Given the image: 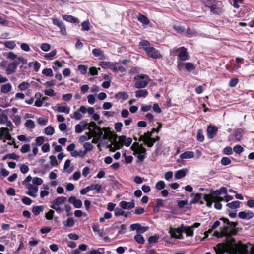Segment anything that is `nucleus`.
<instances>
[{
	"label": "nucleus",
	"mask_w": 254,
	"mask_h": 254,
	"mask_svg": "<svg viewBox=\"0 0 254 254\" xmlns=\"http://www.w3.org/2000/svg\"><path fill=\"white\" fill-rule=\"evenodd\" d=\"M223 222V226L221 227V231H215L213 235L217 237L225 236L227 238L236 235L238 232V229L236 228L238 223L230 222L228 219L222 217L220 219Z\"/></svg>",
	"instance_id": "nucleus-1"
},
{
	"label": "nucleus",
	"mask_w": 254,
	"mask_h": 254,
	"mask_svg": "<svg viewBox=\"0 0 254 254\" xmlns=\"http://www.w3.org/2000/svg\"><path fill=\"white\" fill-rule=\"evenodd\" d=\"M183 232H185L188 236H192L193 235V230L190 227L181 226L177 228L171 227L169 230V233L171 237L175 239H182V233Z\"/></svg>",
	"instance_id": "nucleus-2"
},
{
	"label": "nucleus",
	"mask_w": 254,
	"mask_h": 254,
	"mask_svg": "<svg viewBox=\"0 0 254 254\" xmlns=\"http://www.w3.org/2000/svg\"><path fill=\"white\" fill-rule=\"evenodd\" d=\"M234 254H254V245L237 244L232 248Z\"/></svg>",
	"instance_id": "nucleus-3"
},
{
	"label": "nucleus",
	"mask_w": 254,
	"mask_h": 254,
	"mask_svg": "<svg viewBox=\"0 0 254 254\" xmlns=\"http://www.w3.org/2000/svg\"><path fill=\"white\" fill-rule=\"evenodd\" d=\"M114 145L115 149L112 150V151H115L116 149H120L121 147L125 145L126 146H129L132 142L131 138H127L125 135H121L119 137L117 135H115L113 139Z\"/></svg>",
	"instance_id": "nucleus-4"
},
{
	"label": "nucleus",
	"mask_w": 254,
	"mask_h": 254,
	"mask_svg": "<svg viewBox=\"0 0 254 254\" xmlns=\"http://www.w3.org/2000/svg\"><path fill=\"white\" fill-rule=\"evenodd\" d=\"M134 79L136 80L134 86L138 89L145 88L150 80L149 76L145 74L137 75Z\"/></svg>",
	"instance_id": "nucleus-5"
},
{
	"label": "nucleus",
	"mask_w": 254,
	"mask_h": 254,
	"mask_svg": "<svg viewBox=\"0 0 254 254\" xmlns=\"http://www.w3.org/2000/svg\"><path fill=\"white\" fill-rule=\"evenodd\" d=\"M144 50L147 55L153 59H159L163 57L160 52L153 47L148 46L144 47Z\"/></svg>",
	"instance_id": "nucleus-6"
},
{
	"label": "nucleus",
	"mask_w": 254,
	"mask_h": 254,
	"mask_svg": "<svg viewBox=\"0 0 254 254\" xmlns=\"http://www.w3.org/2000/svg\"><path fill=\"white\" fill-rule=\"evenodd\" d=\"M10 130L8 128L1 127L0 128V140L4 139L3 140V142H6V140L12 142L13 139L10 134Z\"/></svg>",
	"instance_id": "nucleus-7"
},
{
	"label": "nucleus",
	"mask_w": 254,
	"mask_h": 254,
	"mask_svg": "<svg viewBox=\"0 0 254 254\" xmlns=\"http://www.w3.org/2000/svg\"><path fill=\"white\" fill-rule=\"evenodd\" d=\"M175 52L179 51L178 57L182 61H186L189 59V56L187 49L184 47H182L175 50Z\"/></svg>",
	"instance_id": "nucleus-8"
},
{
	"label": "nucleus",
	"mask_w": 254,
	"mask_h": 254,
	"mask_svg": "<svg viewBox=\"0 0 254 254\" xmlns=\"http://www.w3.org/2000/svg\"><path fill=\"white\" fill-rule=\"evenodd\" d=\"M92 134L94 135V137L98 138H103L104 139H107V136L103 134V130L100 127L96 128V129L94 130ZM105 134H112L111 132H106Z\"/></svg>",
	"instance_id": "nucleus-9"
},
{
	"label": "nucleus",
	"mask_w": 254,
	"mask_h": 254,
	"mask_svg": "<svg viewBox=\"0 0 254 254\" xmlns=\"http://www.w3.org/2000/svg\"><path fill=\"white\" fill-rule=\"evenodd\" d=\"M20 63L15 61L9 64L6 69V73L7 75H11L16 72L17 66Z\"/></svg>",
	"instance_id": "nucleus-10"
},
{
	"label": "nucleus",
	"mask_w": 254,
	"mask_h": 254,
	"mask_svg": "<svg viewBox=\"0 0 254 254\" xmlns=\"http://www.w3.org/2000/svg\"><path fill=\"white\" fill-rule=\"evenodd\" d=\"M240 218L245 220H250L254 217V213L249 210L240 212L238 214Z\"/></svg>",
	"instance_id": "nucleus-11"
},
{
	"label": "nucleus",
	"mask_w": 254,
	"mask_h": 254,
	"mask_svg": "<svg viewBox=\"0 0 254 254\" xmlns=\"http://www.w3.org/2000/svg\"><path fill=\"white\" fill-rule=\"evenodd\" d=\"M87 126H88V124L87 121L83 120L80 122V124L75 126V131L77 133H80L85 129Z\"/></svg>",
	"instance_id": "nucleus-12"
},
{
	"label": "nucleus",
	"mask_w": 254,
	"mask_h": 254,
	"mask_svg": "<svg viewBox=\"0 0 254 254\" xmlns=\"http://www.w3.org/2000/svg\"><path fill=\"white\" fill-rule=\"evenodd\" d=\"M119 205L124 209L130 210L134 207L135 204L133 200L130 202L122 201L120 202Z\"/></svg>",
	"instance_id": "nucleus-13"
},
{
	"label": "nucleus",
	"mask_w": 254,
	"mask_h": 254,
	"mask_svg": "<svg viewBox=\"0 0 254 254\" xmlns=\"http://www.w3.org/2000/svg\"><path fill=\"white\" fill-rule=\"evenodd\" d=\"M68 201L69 203L72 204L75 208H80L82 206L81 200L77 199L75 196H70L69 197Z\"/></svg>",
	"instance_id": "nucleus-14"
},
{
	"label": "nucleus",
	"mask_w": 254,
	"mask_h": 254,
	"mask_svg": "<svg viewBox=\"0 0 254 254\" xmlns=\"http://www.w3.org/2000/svg\"><path fill=\"white\" fill-rule=\"evenodd\" d=\"M218 128L216 126H210L207 128V137L209 139H212L216 135Z\"/></svg>",
	"instance_id": "nucleus-15"
},
{
	"label": "nucleus",
	"mask_w": 254,
	"mask_h": 254,
	"mask_svg": "<svg viewBox=\"0 0 254 254\" xmlns=\"http://www.w3.org/2000/svg\"><path fill=\"white\" fill-rule=\"evenodd\" d=\"M53 23L55 25H56L60 29V31L63 34L66 33V29L64 23L60 21L58 19L54 18L53 19Z\"/></svg>",
	"instance_id": "nucleus-16"
},
{
	"label": "nucleus",
	"mask_w": 254,
	"mask_h": 254,
	"mask_svg": "<svg viewBox=\"0 0 254 254\" xmlns=\"http://www.w3.org/2000/svg\"><path fill=\"white\" fill-rule=\"evenodd\" d=\"M115 63L113 62H108L106 61H101L99 63V65L103 68H109L113 71L115 65Z\"/></svg>",
	"instance_id": "nucleus-17"
},
{
	"label": "nucleus",
	"mask_w": 254,
	"mask_h": 254,
	"mask_svg": "<svg viewBox=\"0 0 254 254\" xmlns=\"http://www.w3.org/2000/svg\"><path fill=\"white\" fill-rule=\"evenodd\" d=\"M92 54L96 57H99L101 60L105 59L106 57L103 51L99 48H95L92 50Z\"/></svg>",
	"instance_id": "nucleus-18"
},
{
	"label": "nucleus",
	"mask_w": 254,
	"mask_h": 254,
	"mask_svg": "<svg viewBox=\"0 0 254 254\" xmlns=\"http://www.w3.org/2000/svg\"><path fill=\"white\" fill-rule=\"evenodd\" d=\"M227 193V188L225 187H221L219 190H211L210 194L212 195H220L222 194H226Z\"/></svg>",
	"instance_id": "nucleus-19"
},
{
	"label": "nucleus",
	"mask_w": 254,
	"mask_h": 254,
	"mask_svg": "<svg viewBox=\"0 0 254 254\" xmlns=\"http://www.w3.org/2000/svg\"><path fill=\"white\" fill-rule=\"evenodd\" d=\"M67 200L66 197L64 196H60L56 198L54 200L51 205H59L64 204L66 202Z\"/></svg>",
	"instance_id": "nucleus-20"
},
{
	"label": "nucleus",
	"mask_w": 254,
	"mask_h": 254,
	"mask_svg": "<svg viewBox=\"0 0 254 254\" xmlns=\"http://www.w3.org/2000/svg\"><path fill=\"white\" fill-rule=\"evenodd\" d=\"M203 199L206 202V205L208 207H211L213 202L215 201L213 200V197L211 194H204Z\"/></svg>",
	"instance_id": "nucleus-21"
},
{
	"label": "nucleus",
	"mask_w": 254,
	"mask_h": 254,
	"mask_svg": "<svg viewBox=\"0 0 254 254\" xmlns=\"http://www.w3.org/2000/svg\"><path fill=\"white\" fill-rule=\"evenodd\" d=\"M209 8L214 14H220L222 12V8L217 3H214Z\"/></svg>",
	"instance_id": "nucleus-22"
},
{
	"label": "nucleus",
	"mask_w": 254,
	"mask_h": 254,
	"mask_svg": "<svg viewBox=\"0 0 254 254\" xmlns=\"http://www.w3.org/2000/svg\"><path fill=\"white\" fill-rule=\"evenodd\" d=\"M184 65L186 71L189 72H192L196 68V66L192 63L187 62L184 63Z\"/></svg>",
	"instance_id": "nucleus-23"
},
{
	"label": "nucleus",
	"mask_w": 254,
	"mask_h": 254,
	"mask_svg": "<svg viewBox=\"0 0 254 254\" xmlns=\"http://www.w3.org/2000/svg\"><path fill=\"white\" fill-rule=\"evenodd\" d=\"M194 152L193 151H187L180 155V158L182 159H190L194 157Z\"/></svg>",
	"instance_id": "nucleus-24"
},
{
	"label": "nucleus",
	"mask_w": 254,
	"mask_h": 254,
	"mask_svg": "<svg viewBox=\"0 0 254 254\" xmlns=\"http://www.w3.org/2000/svg\"><path fill=\"white\" fill-rule=\"evenodd\" d=\"M12 89V85L10 83H6L1 86L0 91L1 93L6 94L10 92Z\"/></svg>",
	"instance_id": "nucleus-25"
},
{
	"label": "nucleus",
	"mask_w": 254,
	"mask_h": 254,
	"mask_svg": "<svg viewBox=\"0 0 254 254\" xmlns=\"http://www.w3.org/2000/svg\"><path fill=\"white\" fill-rule=\"evenodd\" d=\"M70 162L69 159H67L65 161L64 165V171L68 173H70L74 170L73 167H70Z\"/></svg>",
	"instance_id": "nucleus-26"
},
{
	"label": "nucleus",
	"mask_w": 254,
	"mask_h": 254,
	"mask_svg": "<svg viewBox=\"0 0 254 254\" xmlns=\"http://www.w3.org/2000/svg\"><path fill=\"white\" fill-rule=\"evenodd\" d=\"M234 134L235 140L240 141L243 137V130L241 128L237 129L234 131Z\"/></svg>",
	"instance_id": "nucleus-27"
},
{
	"label": "nucleus",
	"mask_w": 254,
	"mask_h": 254,
	"mask_svg": "<svg viewBox=\"0 0 254 254\" xmlns=\"http://www.w3.org/2000/svg\"><path fill=\"white\" fill-rule=\"evenodd\" d=\"M63 18L68 22L76 23L79 22L78 19L71 15H64L63 16Z\"/></svg>",
	"instance_id": "nucleus-28"
},
{
	"label": "nucleus",
	"mask_w": 254,
	"mask_h": 254,
	"mask_svg": "<svg viewBox=\"0 0 254 254\" xmlns=\"http://www.w3.org/2000/svg\"><path fill=\"white\" fill-rule=\"evenodd\" d=\"M115 97L119 99L127 100L128 98V95L126 92H120L115 95Z\"/></svg>",
	"instance_id": "nucleus-29"
},
{
	"label": "nucleus",
	"mask_w": 254,
	"mask_h": 254,
	"mask_svg": "<svg viewBox=\"0 0 254 254\" xmlns=\"http://www.w3.org/2000/svg\"><path fill=\"white\" fill-rule=\"evenodd\" d=\"M44 209V207L43 205L34 206L32 208V212L35 215L37 216L43 212Z\"/></svg>",
	"instance_id": "nucleus-30"
},
{
	"label": "nucleus",
	"mask_w": 254,
	"mask_h": 254,
	"mask_svg": "<svg viewBox=\"0 0 254 254\" xmlns=\"http://www.w3.org/2000/svg\"><path fill=\"white\" fill-rule=\"evenodd\" d=\"M57 111L60 113L68 114L70 111V108L67 106H58Z\"/></svg>",
	"instance_id": "nucleus-31"
},
{
	"label": "nucleus",
	"mask_w": 254,
	"mask_h": 254,
	"mask_svg": "<svg viewBox=\"0 0 254 254\" xmlns=\"http://www.w3.org/2000/svg\"><path fill=\"white\" fill-rule=\"evenodd\" d=\"M186 175V171L184 169L177 171L175 174V177L176 179H180L184 177Z\"/></svg>",
	"instance_id": "nucleus-32"
},
{
	"label": "nucleus",
	"mask_w": 254,
	"mask_h": 254,
	"mask_svg": "<svg viewBox=\"0 0 254 254\" xmlns=\"http://www.w3.org/2000/svg\"><path fill=\"white\" fill-rule=\"evenodd\" d=\"M64 226L67 227H72L75 224V221L72 218H68L66 220L63 221Z\"/></svg>",
	"instance_id": "nucleus-33"
},
{
	"label": "nucleus",
	"mask_w": 254,
	"mask_h": 254,
	"mask_svg": "<svg viewBox=\"0 0 254 254\" xmlns=\"http://www.w3.org/2000/svg\"><path fill=\"white\" fill-rule=\"evenodd\" d=\"M148 93L146 90H139L135 91V96L137 98L146 97Z\"/></svg>",
	"instance_id": "nucleus-34"
},
{
	"label": "nucleus",
	"mask_w": 254,
	"mask_h": 254,
	"mask_svg": "<svg viewBox=\"0 0 254 254\" xmlns=\"http://www.w3.org/2000/svg\"><path fill=\"white\" fill-rule=\"evenodd\" d=\"M138 20L139 22L145 25L149 24L150 22L149 19L146 16L141 14H139L138 17Z\"/></svg>",
	"instance_id": "nucleus-35"
},
{
	"label": "nucleus",
	"mask_w": 254,
	"mask_h": 254,
	"mask_svg": "<svg viewBox=\"0 0 254 254\" xmlns=\"http://www.w3.org/2000/svg\"><path fill=\"white\" fill-rule=\"evenodd\" d=\"M57 54L56 50H52L50 53H47L44 55V58L48 60H52L54 59Z\"/></svg>",
	"instance_id": "nucleus-36"
},
{
	"label": "nucleus",
	"mask_w": 254,
	"mask_h": 254,
	"mask_svg": "<svg viewBox=\"0 0 254 254\" xmlns=\"http://www.w3.org/2000/svg\"><path fill=\"white\" fill-rule=\"evenodd\" d=\"M105 252L104 248H100L98 249H92L89 252V254H103Z\"/></svg>",
	"instance_id": "nucleus-37"
},
{
	"label": "nucleus",
	"mask_w": 254,
	"mask_h": 254,
	"mask_svg": "<svg viewBox=\"0 0 254 254\" xmlns=\"http://www.w3.org/2000/svg\"><path fill=\"white\" fill-rule=\"evenodd\" d=\"M240 202L235 201L227 204L226 206L231 209H236L240 207Z\"/></svg>",
	"instance_id": "nucleus-38"
},
{
	"label": "nucleus",
	"mask_w": 254,
	"mask_h": 254,
	"mask_svg": "<svg viewBox=\"0 0 254 254\" xmlns=\"http://www.w3.org/2000/svg\"><path fill=\"white\" fill-rule=\"evenodd\" d=\"M29 67L33 66L34 70L35 72H38L40 68L41 64L37 61L34 62H30L28 64Z\"/></svg>",
	"instance_id": "nucleus-39"
},
{
	"label": "nucleus",
	"mask_w": 254,
	"mask_h": 254,
	"mask_svg": "<svg viewBox=\"0 0 254 254\" xmlns=\"http://www.w3.org/2000/svg\"><path fill=\"white\" fill-rule=\"evenodd\" d=\"M18 89L21 91H25L30 87L29 83L24 81L18 85Z\"/></svg>",
	"instance_id": "nucleus-40"
},
{
	"label": "nucleus",
	"mask_w": 254,
	"mask_h": 254,
	"mask_svg": "<svg viewBox=\"0 0 254 254\" xmlns=\"http://www.w3.org/2000/svg\"><path fill=\"white\" fill-rule=\"evenodd\" d=\"M134 239L138 244H143L145 242L143 237L140 234L135 235L134 237Z\"/></svg>",
	"instance_id": "nucleus-41"
},
{
	"label": "nucleus",
	"mask_w": 254,
	"mask_h": 254,
	"mask_svg": "<svg viewBox=\"0 0 254 254\" xmlns=\"http://www.w3.org/2000/svg\"><path fill=\"white\" fill-rule=\"evenodd\" d=\"M92 137V134L90 132H88L87 134L82 135L79 138V141L80 142H84L85 141L90 139Z\"/></svg>",
	"instance_id": "nucleus-42"
},
{
	"label": "nucleus",
	"mask_w": 254,
	"mask_h": 254,
	"mask_svg": "<svg viewBox=\"0 0 254 254\" xmlns=\"http://www.w3.org/2000/svg\"><path fill=\"white\" fill-rule=\"evenodd\" d=\"M25 126L30 129H33L35 127V123L32 120H27L25 123Z\"/></svg>",
	"instance_id": "nucleus-43"
},
{
	"label": "nucleus",
	"mask_w": 254,
	"mask_h": 254,
	"mask_svg": "<svg viewBox=\"0 0 254 254\" xmlns=\"http://www.w3.org/2000/svg\"><path fill=\"white\" fill-rule=\"evenodd\" d=\"M4 45L10 49H13L16 45L14 41H6L4 43Z\"/></svg>",
	"instance_id": "nucleus-44"
},
{
	"label": "nucleus",
	"mask_w": 254,
	"mask_h": 254,
	"mask_svg": "<svg viewBox=\"0 0 254 254\" xmlns=\"http://www.w3.org/2000/svg\"><path fill=\"white\" fill-rule=\"evenodd\" d=\"M126 71V68L123 66H120L116 64H115L114 67L113 69V72L119 71L121 72H124Z\"/></svg>",
	"instance_id": "nucleus-45"
},
{
	"label": "nucleus",
	"mask_w": 254,
	"mask_h": 254,
	"mask_svg": "<svg viewBox=\"0 0 254 254\" xmlns=\"http://www.w3.org/2000/svg\"><path fill=\"white\" fill-rule=\"evenodd\" d=\"M54 128L51 126H48L45 129V133L47 135H52L54 133Z\"/></svg>",
	"instance_id": "nucleus-46"
},
{
	"label": "nucleus",
	"mask_w": 254,
	"mask_h": 254,
	"mask_svg": "<svg viewBox=\"0 0 254 254\" xmlns=\"http://www.w3.org/2000/svg\"><path fill=\"white\" fill-rule=\"evenodd\" d=\"M42 72L44 75L48 77H52L53 76V73L51 68H45L42 70Z\"/></svg>",
	"instance_id": "nucleus-47"
},
{
	"label": "nucleus",
	"mask_w": 254,
	"mask_h": 254,
	"mask_svg": "<svg viewBox=\"0 0 254 254\" xmlns=\"http://www.w3.org/2000/svg\"><path fill=\"white\" fill-rule=\"evenodd\" d=\"M204 4L209 8L215 3V0H201Z\"/></svg>",
	"instance_id": "nucleus-48"
},
{
	"label": "nucleus",
	"mask_w": 254,
	"mask_h": 254,
	"mask_svg": "<svg viewBox=\"0 0 254 254\" xmlns=\"http://www.w3.org/2000/svg\"><path fill=\"white\" fill-rule=\"evenodd\" d=\"M186 35L188 37L192 36L194 35H195L196 34V32L192 29H191L190 28H188L187 29H185Z\"/></svg>",
	"instance_id": "nucleus-49"
},
{
	"label": "nucleus",
	"mask_w": 254,
	"mask_h": 254,
	"mask_svg": "<svg viewBox=\"0 0 254 254\" xmlns=\"http://www.w3.org/2000/svg\"><path fill=\"white\" fill-rule=\"evenodd\" d=\"M173 28L179 34H182L185 32V28L183 26L174 25Z\"/></svg>",
	"instance_id": "nucleus-50"
},
{
	"label": "nucleus",
	"mask_w": 254,
	"mask_h": 254,
	"mask_svg": "<svg viewBox=\"0 0 254 254\" xmlns=\"http://www.w3.org/2000/svg\"><path fill=\"white\" fill-rule=\"evenodd\" d=\"M165 187V182L163 181H159L156 184L155 187L158 190H161Z\"/></svg>",
	"instance_id": "nucleus-51"
},
{
	"label": "nucleus",
	"mask_w": 254,
	"mask_h": 254,
	"mask_svg": "<svg viewBox=\"0 0 254 254\" xmlns=\"http://www.w3.org/2000/svg\"><path fill=\"white\" fill-rule=\"evenodd\" d=\"M91 190H95L97 192L99 193L102 188V186L99 184H96L90 186Z\"/></svg>",
	"instance_id": "nucleus-52"
},
{
	"label": "nucleus",
	"mask_w": 254,
	"mask_h": 254,
	"mask_svg": "<svg viewBox=\"0 0 254 254\" xmlns=\"http://www.w3.org/2000/svg\"><path fill=\"white\" fill-rule=\"evenodd\" d=\"M87 66L85 65H79L78 66V70L81 72L82 74H85L87 71Z\"/></svg>",
	"instance_id": "nucleus-53"
},
{
	"label": "nucleus",
	"mask_w": 254,
	"mask_h": 254,
	"mask_svg": "<svg viewBox=\"0 0 254 254\" xmlns=\"http://www.w3.org/2000/svg\"><path fill=\"white\" fill-rule=\"evenodd\" d=\"M81 30L82 31H89V22L88 21H85L82 23Z\"/></svg>",
	"instance_id": "nucleus-54"
},
{
	"label": "nucleus",
	"mask_w": 254,
	"mask_h": 254,
	"mask_svg": "<svg viewBox=\"0 0 254 254\" xmlns=\"http://www.w3.org/2000/svg\"><path fill=\"white\" fill-rule=\"evenodd\" d=\"M135 152L136 153H139V154H145L146 153V149L142 146V144H140L137 148V149Z\"/></svg>",
	"instance_id": "nucleus-55"
},
{
	"label": "nucleus",
	"mask_w": 254,
	"mask_h": 254,
	"mask_svg": "<svg viewBox=\"0 0 254 254\" xmlns=\"http://www.w3.org/2000/svg\"><path fill=\"white\" fill-rule=\"evenodd\" d=\"M159 236L155 235L154 236H150L148 239V241L150 243H155L158 242L159 239Z\"/></svg>",
	"instance_id": "nucleus-56"
},
{
	"label": "nucleus",
	"mask_w": 254,
	"mask_h": 254,
	"mask_svg": "<svg viewBox=\"0 0 254 254\" xmlns=\"http://www.w3.org/2000/svg\"><path fill=\"white\" fill-rule=\"evenodd\" d=\"M201 198V194L199 193H197L194 198L190 201V203L191 204H195L200 200V199Z\"/></svg>",
	"instance_id": "nucleus-57"
},
{
	"label": "nucleus",
	"mask_w": 254,
	"mask_h": 254,
	"mask_svg": "<svg viewBox=\"0 0 254 254\" xmlns=\"http://www.w3.org/2000/svg\"><path fill=\"white\" fill-rule=\"evenodd\" d=\"M50 48H51V46L48 43H44L42 44V45L41 46V50L45 52L48 51L49 50H50Z\"/></svg>",
	"instance_id": "nucleus-58"
},
{
	"label": "nucleus",
	"mask_w": 254,
	"mask_h": 254,
	"mask_svg": "<svg viewBox=\"0 0 254 254\" xmlns=\"http://www.w3.org/2000/svg\"><path fill=\"white\" fill-rule=\"evenodd\" d=\"M32 182L34 185H40L43 183V180L38 177H34L32 179Z\"/></svg>",
	"instance_id": "nucleus-59"
},
{
	"label": "nucleus",
	"mask_w": 254,
	"mask_h": 254,
	"mask_svg": "<svg viewBox=\"0 0 254 254\" xmlns=\"http://www.w3.org/2000/svg\"><path fill=\"white\" fill-rule=\"evenodd\" d=\"M27 188L29 191H33V192H37L38 189L36 187L34 186L32 184L29 183L27 185Z\"/></svg>",
	"instance_id": "nucleus-60"
},
{
	"label": "nucleus",
	"mask_w": 254,
	"mask_h": 254,
	"mask_svg": "<svg viewBox=\"0 0 254 254\" xmlns=\"http://www.w3.org/2000/svg\"><path fill=\"white\" fill-rule=\"evenodd\" d=\"M84 147L85 148L84 151L87 153L92 150L93 145L90 143L86 142L84 144Z\"/></svg>",
	"instance_id": "nucleus-61"
},
{
	"label": "nucleus",
	"mask_w": 254,
	"mask_h": 254,
	"mask_svg": "<svg viewBox=\"0 0 254 254\" xmlns=\"http://www.w3.org/2000/svg\"><path fill=\"white\" fill-rule=\"evenodd\" d=\"M231 162L230 159L226 157H223L221 160V164L224 166L229 165Z\"/></svg>",
	"instance_id": "nucleus-62"
},
{
	"label": "nucleus",
	"mask_w": 254,
	"mask_h": 254,
	"mask_svg": "<svg viewBox=\"0 0 254 254\" xmlns=\"http://www.w3.org/2000/svg\"><path fill=\"white\" fill-rule=\"evenodd\" d=\"M8 116L6 114H1L0 115V124H4L8 120Z\"/></svg>",
	"instance_id": "nucleus-63"
},
{
	"label": "nucleus",
	"mask_w": 254,
	"mask_h": 254,
	"mask_svg": "<svg viewBox=\"0 0 254 254\" xmlns=\"http://www.w3.org/2000/svg\"><path fill=\"white\" fill-rule=\"evenodd\" d=\"M50 164L53 166H55L58 165V162L56 157L54 155L50 156Z\"/></svg>",
	"instance_id": "nucleus-64"
}]
</instances>
